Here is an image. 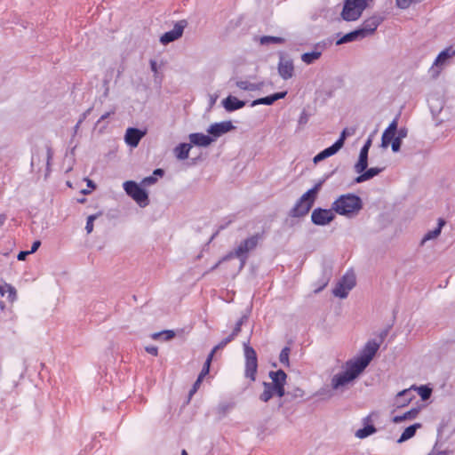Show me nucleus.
<instances>
[{"label": "nucleus", "mask_w": 455, "mask_h": 455, "mask_svg": "<svg viewBox=\"0 0 455 455\" xmlns=\"http://www.w3.org/2000/svg\"><path fill=\"white\" fill-rule=\"evenodd\" d=\"M333 212L339 215L353 217L363 208V201L360 196L347 193L339 196L332 204Z\"/></svg>", "instance_id": "nucleus-1"}, {"label": "nucleus", "mask_w": 455, "mask_h": 455, "mask_svg": "<svg viewBox=\"0 0 455 455\" xmlns=\"http://www.w3.org/2000/svg\"><path fill=\"white\" fill-rule=\"evenodd\" d=\"M264 239V232L257 233L243 240L238 246L224 256V259L237 258L240 260V269L243 268L249 257V252L255 250Z\"/></svg>", "instance_id": "nucleus-2"}, {"label": "nucleus", "mask_w": 455, "mask_h": 455, "mask_svg": "<svg viewBox=\"0 0 455 455\" xmlns=\"http://www.w3.org/2000/svg\"><path fill=\"white\" fill-rule=\"evenodd\" d=\"M362 371L350 361L343 365V371L333 375L331 379V387L333 390H339L357 379Z\"/></svg>", "instance_id": "nucleus-3"}, {"label": "nucleus", "mask_w": 455, "mask_h": 455, "mask_svg": "<svg viewBox=\"0 0 455 455\" xmlns=\"http://www.w3.org/2000/svg\"><path fill=\"white\" fill-rule=\"evenodd\" d=\"M380 347V342L371 339L366 342L360 355L350 361L363 372L370 364Z\"/></svg>", "instance_id": "nucleus-4"}, {"label": "nucleus", "mask_w": 455, "mask_h": 455, "mask_svg": "<svg viewBox=\"0 0 455 455\" xmlns=\"http://www.w3.org/2000/svg\"><path fill=\"white\" fill-rule=\"evenodd\" d=\"M244 357H245V370L244 375L251 381L256 379V373L258 370V358L256 351L249 345V340L243 343Z\"/></svg>", "instance_id": "nucleus-5"}, {"label": "nucleus", "mask_w": 455, "mask_h": 455, "mask_svg": "<svg viewBox=\"0 0 455 455\" xmlns=\"http://www.w3.org/2000/svg\"><path fill=\"white\" fill-rule=\"evenodd\" d=\"M124 189L140 207L148 204V195L147 191L140 187L135 181L128 180L124 183Z\"/></svg>", "instance_id": "nucleus-6"}, {"label": "nucleus", "mask_w": 455, "mask_h": 455, "mask_svg": "<svg viewBox=\"0 0 455 455\" xmlns=\"http://www.w3.org/2000/svg\"><path fill=\"white\" fill-rule=\"evenodd\" d=\"M335 217V212L331 207V209L317 207L311 213V221L315 226H326L333 221Z\"/></svg>", "instance_id": "nucleus-7"}, {"label": "nucleus", "mask_w": 455, "mask_h": 455, "mask_svg": "<svg viewBox=\"0 0 455 455\" xmlns=\"http://www.w3.org/2000/svg\"><path fill=\"white\" fill-rule=\"evenodd\" d=\"M187 26L188 21L186 20L177 21L172 30L167 31L161 36L160 43L164 45H167L168 44L178 40L182 36Z\"/></svg>", "instance_id": "nucleus-8"}, {"label": "nucleus", "mask_w": 455, "mask_h": 455, "mask_svg": "<svg viewBox=\"0 0 455 455\" xmlns=\"http://www.w3.org/2000/svg\"><path fill=\"white\" fill-rule=\"evenodd\" d=\"M235 129V127L231 121H224L211 124L207 129V132L212 138H214L215 141L219 137Z\"/></svg>", "instance_id": "nucleus-9"}, {"label": "nucleus", "mask_w": 455, "mask_h": 455, "mask_svg": "<svg viewBox=\"0 0 455 455\" xmlns=\"http://www.w3.org/2000/svg\"><path fill=\"white\" fill-rule=\"evenodd\" d=\"M383 21V18L381 16H371L368 19H366L361 27L358 28L360 31L362 37H366L371 34H373L377 28L380 25V23Z\"/></svg>", "instance_id": "nucleus-10"}, {"label": "nucleus", "mask_w": 455, "mask_h": 455, "mask_svg": "<svg viewBox=\"0 0 455 455\" xmlns=\"http://www.w3.org/2000/svg\"><path fill=\"white\" fill-rule=\"evenodd\" d=\"M371 146V139L369 138L365 141L363 146L362 147L360 153H359L358 160L354 166L355 172L356 173L363 172L368 167V156H369V150H370Z\"/></svg>", "instance_id": "nucleus-11"}, {"label": "nucleus", "mask_w": 455, "mask_h": 455, "mask_svg": "<svg viewBox=\"0 0 455 455\" xmlns=\"http://www.w3.org/2000/svg\"><path fill=\"white\" fill-rule=\"evenodd\" d=\"M312 207L313 205L310 203L307 200H303L300 196L294 206L290 210L289 216L292 218L304 217L309 212Z\"/></svg>", "instance_id": "nucleus-12"}, {"label": "nucleus", "mask_w": 455, "mask_h": 455, "mask_svg": "<svg viewBox=\"0 0 455 455\" xmlns=\"http://www.w3.org/2000/svg\"><path fill=\"white\" fill-rule=\"evenodd\" d=\"M145 133V132H142L138 128L130 127L126 130L124 141L130 147L135 148L139 145Z\"/></svg>", "instance_id": "nucleus-13"}, {"label": "nucleus", "mask_w": 455, "mask_h": 455, "mask_svg": "<svg viewBox=\"0 0 455 455\" xmlns=\"http://www.w3.org/2000/svg\"><path fill=\"white\" fill-rule=\"evenodd\" d=\"M279 76L288 80L294 75V65L291 60H284L283 57L280 58L277 67Z\"/></svg>", "instance_id": "nucleus-14"}, {"label": "nucleus", "mask_w": 455, "mask_h": 455, "mask_svg": "<svg viewBox=\"0 0 455 455\" xmlns=\"http://www.w3.org/2000/svg\"><path fill=\"white\" fill-rule=\"evenodd\" d=\"M335 171L331 172L330 174L326 175L322 180L316 183L312 188L308 189L306 193H304L301 197L303 200H307L312 205H314L315 201L316 199L317 194L322 188L323 184L325 182L327 179H329Z\"/></svg>", "instance_id": "nucleus-15"}, {"label": "nucleus", "mask_w": 455, "mask_h": 455, "mask_svg": "<svg viewBox=\"0 0 455 455\" xmlns=\"http://www.w3.org/2000/svg\"><path fill=\"white\" fill-rule=\"evenodd\" d=\"M188 138L191 146L208 147L214 141V138L201 132L191 133Z\"/></svg>", "instance_id": "nucleus-16"}, {"label": "nucleus", "mask_w": 455, "mask_h": 455, "mask_svg": "<svg viewBox=\"0 0 455 455\" xmlns=\"http://www.w3.org/2000/svg\"><path fill=\"white\" fill-rule=\"evenodd\" d=\"M286 94H287V92L284 91V92H275L274 94H271V95H268V96H266L263 98H259V99L251 101V107H255L257 105H267V106L273 105L276 100L283 99L286 96Z\"/></svg>", "instance_id": "nucleus-17"}, {"label": "nucleus", "mask_w": 455, "mask_h": 455, "mask_svg": "<svg viewBox=\"0 0 455 455\" xmlns=\"http://www.w3.org/2000/svg\"><path fill=\"white\" fill-rule=\"evenodd\" d=\"M222 106L228 112H234L243 108L246 105V101L238 100L236 97L229 95L222 100Z\"/></svg>", "instance_id": "nucleus-18"}, {"label": "nucleus", "mask_w": 455, "mask_h": 455, "mask_svg": "<svg viewBox=\"0 0 455 455\" xmlns=\"http://www.w3.org/2000/svg\"><path fill=\"white\" fill-rule=\"evenodd\" d=\"M384 169H385L384 167H371L369 169L367 167L365 171L359 173L360 175L355 179V183H363L364 181H367V180L374 178L375 176L379 175L380 172H382L384 171Z\"/></svg>", "instance_id": "nucleus-19"}, {"label": "nucleus", "mask_w": 455, "mask_h": 455, "mask_svg": "<svg viewBox=\"0 0 455 455\" xmlns=\"http://www.w3.org/2000/svg\"><path fill=\"white\" fill-rule=\"evenodd\" d=\"M339 151V148L338 147V144L333 143L331 146L324 148L321 152H319L315 157L313 158L314 164H318L321 161L335 155L337 152Z\"/></svg>", "instance_id": "nucleus-20"}, {"label": "nucleus", "mask_w": 455, "mask_h": 455, "mask_svg": "<svg viewBox=\"0 0 455 455\" xmlns=\"http://www.w3.org/2000/svg\"><path fill=\"white\" fill-rule=\"evenodd\" d=\"M454 55L455 52L451 47L444 49L437 55L434 66L441 69L445 65L446 61Z\"/></svg>", "instance_id": "nucleus-21"}, {"label": "nucleus", "mask_w": 455, "mask_h": 455, "mask_svg": "<svg viewBox=\"0 0 455 455\" xmlns=\"http://www.w3.org/2000/svg\"><path fill=\"white\" fill-rule=\"evenodd\" d=\"M191 148L192 146L190 143H180L173 149L175 157L180 161L187 159L189 156Z\"/></svg>", "instance_id": "nucleus-22"}, {"label": "nucleus", "mask_w": 455, "mask_h": 455, "mask_svg": "<svg viewBox=\"0 0 455 455\" xmlns=\"http://www.w3.org/2000/svg\"><path fill=\"white\" fill-rule=\"evenodd\" d=\"M235 403L234 401L220 403L216 408V413L218 414L219 419L224 418L235 408Z\"/></svg>", "instance_id": "nucleus-23"}, {"label": "nucleus", "mask_w": 455, "mask_h": 455, "mask_svg": "<svg viewBox=\"0 0 455 455\" xmlns=\"http://www.w3.org/2000/svg\"><path fill=\"white\" fill-rule=\"evenodd\" d=\"M444 225L445 221L443 219H439L437 227L435 229L429 230L425 234L421 240V244H424L428 240L436 238L441 234L442 228Z\"/></svg>", "instance_id": "nucleus-24"}, {"label": "nucleus", "mask_w": 455, "mask_h": 455, "mask_svg": "<svg viewBox=\"0 0 455 455\" xmlns=\"http://www.w3.org/2000/svg\"><path fill=\"white\" fill-rule=\"evenodd\" d=\"M235 85L241 90L254 92V91L261 90L262 87L264 86V83L260 82V83L253 84V83H250L248 81L240 80V81L235 82Z\"/></svg>", "instance_id": "nucleus-25"}, {"label": "nucleus", "mask_w": 455, "mask_h": 455, "mask_svg": "<svg viewBox=\"0 0 455 455\" xmlns=\"http://www.w3.org/2000/svg\"><path fill=\"white\" fill-rule=\"evenodd\" d=\"M420 427H421V424H419V423H415L413 425L407 427L403 430L402 435H400L397 442L403 443V442L411 439V437H413L415 435L417 429L419 428Z\"/></svg>", "instance_id": "nucleus-26"}, {"label": "nucleus", "mask_w": 455, "mask_h": 455, "mask_svg": "<svg viewBox=\"0 0 455 455\" xmlns=\"http://www.w3.org/2000/svg\"><path fill=\"white\" fill-rule=\"evenodd\" d=\"M360 31L357 29L351 31L344 36H342L339 39L337 40L336 44L340 45L343 44H347L350 42H354L357 39H363Z\"/></svg>", "instance_id": "nucleus-27"}, {"label": "nucleus", "mask_w": 455, "mask_h": 455, "mask_svg": "<svg viewBox=\"0 0 455 455\" xmlns=\"http://www.w3.org/2000/svg\"><path fill=\"white\" fill-rule=\"evenodd\" d=\"M269 378L272 379L270 383L274 386L285 385L287 375L283 370H277L276 371H270Z\"/></svg>", "instance_id": "nucleus-28"}, {"label": "nucleus", "mask_w": 455, "mask_h": 455, "mask_svg": "<svg viewBox=\"0 0 455 455\" xmlns=\"http://www.w3.org/2000/svg\"><path fill=\"white\" fill-rule=\"evenodd\" d=\"M345 13L348 14L349 6L357 8L359 12L362 14L367 6V0H345Z\"/></svg>", "instance_id": "nucleus-29"}, {"label": "nucleus", "mask_w": 455, "mask_h": 455, "mask_svg": "<svg viewBox=\"0 0 455 455\" xmlns=\"http://www.w3.org/2000/svg\"><path fill=\"white\" fill-rule=\"evenodd\" d=\"M418 413H419V409L412 408L411 410L404 412L402 415L395 416L393 418V421L395 423H401V422L405 421V420H411V419H415L417 417Z\"/></svg>", "instance_id": "nucleus-30"}, {"label": "nucleus", "mask_w": 455, "mask_h": 455, "mask_svg": "<svg viewBox=\"0 0 455 455\" xmlns=\"http://www.w3.org/2000/svg\"><path fill=\"white\" fill-rule=\"evenodd\" d=\"M339 283L345 285L347 290L351 291L355 286V275L354 273H346L342 278L339 281Z\"/></svg>", "instance_id": "nucleus-31"}, {"label": "nucleus", "mask_w": 455, "mask_h": 455, "mask_svg": "<svg viewBox=\"0 0 455 455\" xmlns=\"http://www.w3.org/2000/svg\"><path fill=\"white\" fill-rule=\"evenodd\" d=\"M358 9L353 6H349V12L348 14L345 13V5L343 6V10L341 12V17L346 21H355L358 20L361 17V13Z\"/></svg>", "instance_id": "nucleus-32"}, {"label": "nucleus", "mask_w": 455, "mask_h": 455, "mask_svg": "<svg viewBox=\"0 0 455 455\" xmlns=\"http://www.w3.org/2000/svg\"><path fill=\"white\" fill-rule=\"evenodd\" d=\"M377 432L376 427L371 424H367L364 427L358 429L355 435L359 439H364Z\"/></svg>", "instance_id": "nucleus-33"}, {"label": "nucleus", "mask_w": 455, "mask_h": 455, "mask_svg": "<svg viewBox=\"0 0 455 455\" xmlns=\"http://www.w3.org/2000/svg\"><path fill=\"white\" fill-rule=\"evenodd\" d=\"M259 41L261 45H267L269 44H283L285 43V39L283 37L273 36H260Z\"/></svg>", "instance_id": "nucleus-34"}, {"label": "nucleus", "mask_w": 455, "mask_h": 455, "mask_svg": "<svg viewBox=\"0 0 455 455\" xmlns=\"http://www.w3.org/2000/svg\"><path fill=\"white\" fill-rule=\"evenodd\" d=\"M322 55L321 51H313L311 52H305L301 55V60L307 65H310L317 60Z\"/></svg>", "instance_id": "nucleus-35"}, {"label": "nucleus", "mask_w": 455, "mask_h": 455, "mask_svg": "<svg viewBox=\"0 0 455 455\" xmlns=\"http://www.w3.org/2000/svg\"><path fill=\"white\" fill-rule=\"evenodd\" d=\"M5 293H8L10 301H13L16 299V289L9 283L0 285V295L4 296Z\"/></svg>", "instance_id": "nucleus-36"}, {"label": "nucleus", "mask_w": 455, "mask_h": 455, "mask_svg": "<svg viewBox=\"0 0 455 455\" xmlns=\"http://www.w3.org/2000/svg\"><path fill=\"white\" fill-rule=\"evenodd\" d=\"M412 399V395L410 389H404L398 393L397 395V403L400 405H405L409 403Z\"/></svg>", "instance_id": "nucleus-37"}, {"label": "nucleus", "mask_w": 455, "mask_h": 455, "mask_svg": "<svg viewBox=\"0 0 455 455\" xmlns=\"http://www.w3.org/2000/svg\"><path fill=\"white\" fill-rule=\"evenodd\" d=\"M237 336H238V334L235 333V331H232V332L228 337L223 339L219 344H217L212 348L213 352L216 353L218 350L223 349L228 344H229L231 341H233Z\"/></svg>", "instance_id": "nucleus-38"}, {"label": "nucleus", "mask_w": 455, "mask_h": 455, "mask_svg": "<svg viewBox=\"0 0 455 455\" xmlns=\"http://www.w3.org/2000/svg\"><path fill=\"white\" fill-rule=\"evenodd\" d=\"M349 290H347L345 285L338 283L336 287L333 289L332 293L335 297L345 299L347 297Z\"/></svg>", "instance_id": "nucleus-39"}, {"label": "nucleus", "mask_w": 455, "mask_h": 455, "mask_svg": "<svg viewBox=\"0 0 455 455\" xmlns=\"http://www.w3.org/2000/svg\"><path fill=\"white\" fill-rule=\"evenodd\" d=\"M395 138V133L386 129L381 137V147L387 148L393 139Z\"/></svg>", "instance_id": "nucleus-40"}, {"label": "nucleus", "mask_w": 455, "mask_h": 455, "mask_svg": "<svg viewBox=\"0 0 455 455\" xmlns=\"http://www.w3.org/2000/svg\"><path fill=\"white\" fill-rule=\"evenodd\" d=\"M291 348L289 347H284L279 355V361L284 366L290 365L289 355H290Z\"/></svg>", "instance_id": "nucleus-41"}, {"label": "nucleus", "mask_w": 455, "mask_h": 455, "mask_svg": "<svg viewBox=\"0 0 455 455\" xmlns=\"http://www.w3.org/2000/svg\"><path fill=\"white\" fill-rule=\"evenodd\" d=\"M263 387H264V391L259 395V399L262 402L267 403L273 397V394L271 393V391L269 389V382H263Z\"/></svg>", "instance_id": "nucleus-42"}, {"label": "nucleus", "mask_w": 455, "mask_h": 455, "mask_svg": "<svg viewBox=\"0 0 455 455\" xmlns=\"http://www.w3.org/2000/svg\"><path fill=\"white\" fill-rule=\"evenodd\" d=\"M418 394L420 395L421 399L426 401L430 398L432 395V389L427 386H420L417 387Z\"/></svg>", "instance_id": "nucleus-43"}, {"label": "nucleus", "mask_w": 455, "mask_h": 455, "mask_svg": "<svg viewBox=\"0 0 455 455\" xmlns=\"http://www.w3.org/2000/svg\"><path fill=\"white\" fill-rule=\"evenodd\" d=\"M249 319V314H243L240 318L239 320L235 323V325L233 329V331H235V333H237L239 334L241 332V330H242V325L243 323H245Z\"/></svg>", "instance_id": "nucleus-44"}, {"label": "nucleus", "mask_w": 455, "mask_h": 455, "mask_svg": "<svg viewBox=\"0 0 455 455\" xmlns=\"http://www.w3.org/2000/svg\"><path fill=\"white\" fill-rule=\"evenodd\" d=\"M309 117H310V114L307 113V111L306 109H303L302 112L300 113V116L298 120L299 126L302 127L305 124H307L309 120Z\"/></svg>", "instance_id": "nucleus-45"}, {"label": "nucleus", "mask_w": 455, "mask_h": 455, "mask_svg": "<svg viewBox=\"0 0 455 455\" xmlns=\"http://www.w3.org/2000/svg\"><path fill=\"white\" fill-rule=\"evenodd\" d=\"M100 214L97 213V214H92V215H90L88 218H87V221H86V226H85V230L88 234L92 233V230H93V221L98 218Z\"/></svg>", "instance_id": "nucleus-46"}, {"label": "nucleus", "mask_w": 455, "mask_h": 455, "mask_svg": "<svg viewBox=\"0 0 455 455\" xmlns=\"http://www.w3.org/2000/svg\"><path fill=\"white\" fill-rule=\"evenodd\" d=\"M204 379H202L201 377H197L196 382L194 383L192 388L190 389L189 393H188V400H190L192 398V396L196 393V391L198 390V388L200 387V385L202 383Z\"/></svg>", "instance_id": "nucleus-47"}, {"label": "nucleus", "mask_w": 455, "mask_h": 455, "mask_svg": "<svg viewBox=\"0 0 455 455\" xmlns=\"http://www.w3.org/2000/svg\"><path fill=\"white\" fill-rule=\"evenodd\" d=\"M347 136V129H344L341 132L339 138L334 142L335 144H338V147L339 148V149L344 146L345 140H346Z\"/></svg>", "instance_id": "nucleus-48"}, {"label": "nucleus", "mask_w": 455, "mask_h": 455, "mask_svg": "<svg viewBox=\"0 0 455 455\" xmlns=\"http://www.w3.org/2000/svg\"><path fill=\"white\" fill-rule=\"evenodd\" d=\"M52 156H53V151L51 148L50 145H46V166H47V171L50 170V164H51V161L52 159Z\"/></svg>", "instance_id": "nucleus-49"}, {"label": "nucleus", "mask_w": 455, "mask_h": 455, "mask_svg": "<svg viewBox=\"0 0 455 455\" xmlns=\"http://www.w3.org/2000/svg\"><path fill=\"white\" fill-rule=\"evenodd\" d=\"M390 143L393 152H398L400 150L402 146V140H399V138L393 139Z\"/></svg>", "instance_id": "nucleus-50"}, {"label": "nucleus", "mask_w": 455, "mask_h": 455, "mask_svg": "<svg viewBox=\"0 0 455 455\" xmlns=\"http://www.w3.org/2000/svg\"><path fill=\"white\" fill-rule=\"evenodd\" d=\"M161 334H163L162 339L165 341L170 340L175 337V332L172 330L162 331Z\"/></svg>", "instance_id": "nucleus-51"}, {"label": "nucleus", "mask_w": 455, "mask_h": 455, "mask_svg": "<svg viewBox=\"0 0 455 455\" xmlns=\"http://www.w3.org/2000/svg\"><path fill=\"white\" fill-rule=\"evenodd\" d=\"M396 5L400 9H407L411 4L413 2V0H395Z\"/></svg>", "instance_id": "nucleus-52"}, {"label": "nucleus", "mask_w": 455, "mask_h": 455, "mask_svg": "<svg viewBox=\"0 0 455 455\" xmlns=\"http://www.w3.org/2000/svg\"><path fill=\"white\" fill-rule=\"evenodd\" d=\"M157 181V178L151 175L143 179L142 183L146 186H150Z\"/></svg>", "instance_id": "nucleus-53"}, {"label": "nucleus", "mask_w": 455, "mask_h": 455, "mask_svg": "<svg viewBox=\"0 0 455 455\" xmlns=\"http://www.w3.org/2000/svg\"><path fill=\"white\" fill-rule=\"evenodd\" d=\"M397 127H398V119L397 117L395 118L390 124L389 125L387 126V130H389L390 132H392L393 133H396L397 132Z\"/></svg>", "instance_id": "nucleus-54"}, {"label": "nucleus", "mask_w": 455, "mask_h": 455, "mask_svg": "<svg viewBox=\"0 0 455 455\" xmlns=\"http://www.w3.org/2000/svg\"><path fill=\"white\" fill-rule=\"evenodd\" d=\"M285 385H279V386H274V388L275 389V395L279 397H283L285 395Z\"/></svg>", "instance_id": "nucleus-55"}, {"label": "nucleus", "mask_w": 455, "mask_h": 455, "mask_svg": "<svg viewBox=\"0 0 455 455\" xmlns=\"http://www.w3.org/2000/svg\"><path fill=\"white\" fill-rule=\"evenodd\" d=\"M214 354H215V352H213V350H212L211 353L208 355V356L204 363V366H203V367H205L206 369H208L209 371H210V366H211Z\"/></svg>", "instance_id": "nucleus-56"}, {"label": "nucleus", "mask_w": 455, "mask_h": 455, "mask_svg": "<svg viewBox=\"0 0 455 455\" xmlns=\"http://www.w3.org/2000/svg\"><path fill=\"white\" fill-rule=\"evenodd\" d=\"M397 136H395V138H399V140H403V138H405L407 136V129L405 127H403V128H400L399 130H397Z\"/></svg>", "instance_id": "nucleus-57"}, {"label": "nucleus", "mask_w": 455, "mask_h": 455, "mask_svg": "<svg viewBox=\"0 0 455 455\" xmlns=\"http://www.w3.org/2000/svg\"><path fill=\"white\" fill-rule=\"evenodd\" d=\"M146 351L154 356H156L158 355V348L155 346L146 347Z\"/></svg>", "instance_id": "nucleus-58"}, {"label": "nucleus", "mask_w": 455, "mask_h": 455, "mask_svg": "<svg viewBox=\"0 0 455 455\" xmlns=\"http://www.w3.org/2000/svg\"><path fill=\"white\" fill-rule=\"evenodd\" d=\"M388 332H389V328H387L379 332V342H380V344L387 338V336L388 335Z\"/></svg>", "instance_id": "nucleus-59"}, {"label": "nucleus", "mask_w": 455, "mask_h": 455, "mask_svg": "<svg viewBox=\"0 0 455 455\" xmlns=\"http://www.w3.org/2000/svg\"><path fill=\"white\" fill-rule=\"evenodd\" d=\"M29 254H30L29 251H21L18 253L17 259H18V260H20V261L25 260L27 256Z\"/></svg>", "instance_id": "nucleus-60"}, {"label": "nucleus", "mask_w": 455, "mask_h": 455, "mask_svg": "<svg viewBox=\"0 0 455 455\" xmlns=\"http://www.w3.org/2000/svg\"><path fill=\"white\" fill-rule=\"evenodd\" d=\"M91 111H92V108H88L86 111H84L81 115V116L78 120V124H81L85 120V118L88 116V115L91 113Z\"/></svg>", "instance_id": "nucleus-61"}, {"label": "nucleus", "mask_w": 455, "mask_h": 455, "mask_svg": "<svg viewBox=\"0 0 455 455\" xmlns=\"http://www.w3.org/2000/svg\"><path fill=\"white\" fill-rule=\"evenodd\" d=\"M40 245L41 242L39 240L35 241L31 246V250L29 251L30 254L36 252L40 247Z\"/></svg>", "instance_id": "nucleus-62"}, {"label": "nucleus", "mask_w": 455, "mask_h": 455, "mask_svg": "<svg viewBox=\"0 0 455 455\" xmlns=\"http://www.w3.org/2000/svg\"><path fill=\"white\" fill-rule=\"evenodd\" d=\"M164 174V171L161 168H157L156 170H154L153 172V176H159V177H163Z\"/></svg>", "instance_id": "nucleus-63"}, {"label": "nucleus", "mask_w": 455, "mask_h": 455, "mask_svg": "<svg viewBox=\"0 0 455 455\" xmlns=\"http://www.w3.org/2000/svg\"><path fill=\"white\" fill-rule=\"evenodd\" d=\"M449 451H440L437 452H431L428 455H448Z\"/></svg>", "instance_id": "nucleus-64"}]
</instances>
